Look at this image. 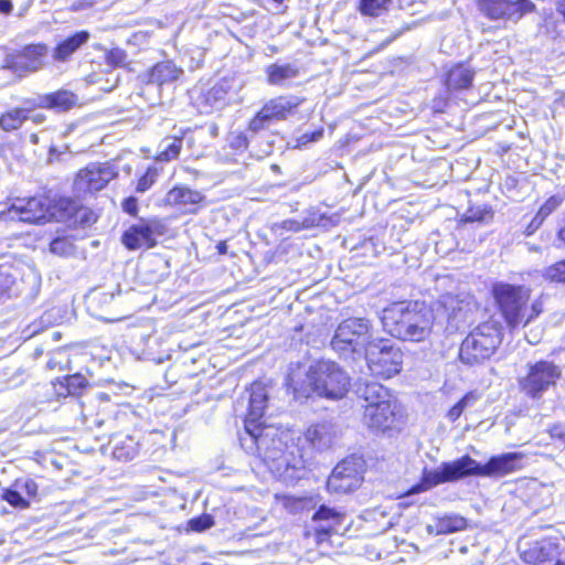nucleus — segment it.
<instances>
[{"instance_id":"nucleus-51","label":"nucleus","mask_w":565,"mask_h":565,"mask_svg":"<svg viewBox=\"0 0 565 565\" xmlns=\"http://www.w3.org/2000/svg\"><path fill=\"white\" fill-rule=\"evenodd\" d=\"M550 435L553 439H558L565 445V427L562 425H553L550 428Z\"/></svg>"},{"instance_id":"nucleus-32","label":"nucleus","mask_w":565,"mask_h":565,"mask_svg":"<svg viewBox=\"0 0 565 565\" xmlns=\"http://www.w3.org/2000/svg\"><path fill=\"white\" fill-rule=\"evenodd\" d=\"M555 9L561 20L545 19L543 24L544 32L553 41L565 42V31L563 29L565 26V0H558Z\"/></svg>"},{"instance_id":"nucleus-14","label":"nucleus","mask_w":565,"mask_h":565,"mask_svg":"<svg viewBox=\"0 0 565 565\" xmlns=\"http://www.w3.org/2000/svg\"><path fill=\"white\" fill-rule=\"evenodd\" d=\"M49 46L45 43H30L7 54L3 68L20 76L34 73L43 68Z\"/></svg>"},{"instance_id":"nucleus-22","label":"nucleus","mask_w":565,"mask_h":565,"mask_svg":"<svg viewBox=\"0 0 565 565\" xmlns=\"http://www.w3.org/2000/svg\"><path fill=\"white\" fill-rule=\"evenodd\" d=\"M339 438V429L331 422H321L310 425L305 431V440L316 450L323 451L331 448Z\"/></svg>"},{"instance_id":"nucleus-5","label":"nucleus","mask_w":565,"mask_h":565,"mask_svg":"<svg viewBox=\"0 0 565 565\" xmlns=\"http://www.w3.org/2000/svg\"><path fill=\"white\" fill-rule=\"evenodd\" d=\"M364 392L369 393V391ZM370 393L364 396L367 403L364 406V423L376 431L390 435L399 431L404 425L403 414L396 402L391 399L388 391H384L383 395L376 391H370Z\"/></svg>"},{"instance_id":"nucleus-15","label":"nucleus","mask_w":565,"mask_h":565,"mask_svg":"<svg viewBox=\"0 0 565 565\" xmlns=\"http://www.w3.org/2000/svg\"><path fill=\"white\" fill-rule=\"evenodd\" d=\"M479 11L489 20H520L536 11L531 0H476Z\"/></svg>"},{"instance_id":"nucleus-49","label":"nucleus","mask_w":565,"mask_h":565,"mask_svg":"<svg viewBox=\"0 0 565 565\" xmlns=\"http://www.w3.org/2000/svg\"><path fill=\"white\" fill-rule=\"evenodd\" d=\"M121 207H122L124 212H126L130 216L136 217L139 212L137 198H135L132 195L125 198L121 202Z\"/></svg>"},{"instance_id":"nucleus-12","label":"nucleus","mask_w":565,"mask_h":565,"mask_svg":"<svg viewBox=\"0 0 565 565\" xmlns=\"http://www.w3.org/2000/svg\"><path fill=\"white\" fill-rule=\"evenodd\" d=\"M367 324L363 319L349 318L337 327L331 339V347L342 355L360 353L366 347Z\"/></svg>"},{"instance_id":"nucleus-2","label":"nucleus","mask_w":565,"mask_h":565,"mask_svg":"<svg viewBox=\"0 0 565 565\" xmlns=\"http://www.w3.org/2000/svg\"><path fill=\"white\" fill-rule=\"evenodd\" d=\"M522 452H507L493 456L486 465L466 455L459 459L443 462L434 470H425L419 483L413 486L408 494L425 492L440 483L454 482L469 476L503 477L522 468Z\"/></svg>"},{"instance_id":"nucleus-56","label":"nucleus","mask_w":565,"mask_h":565,"mask_svg":"<svg viewBox=\"0 0 565 565\" xmlns=\"http://www.w3.org/2000/svg\"><path fill=\"white\" fill-rule=\"evenodd\" d=\"M216 250L220 255H224L227 253V244L225 241H221L216 245Z\"/></svg>"},{"instance_id":"nucleus-19","label":"nucleus","mask_w":565,"mask_h":565,"mask_svg":"<svg viewBox=\"0 0 565 565\" xmlns=\"http://www.w3.org/2000/svg\"><path fill=\"white\" fill-rule=\"evenodd\" d=\"M164 203L181 214H198L205 205V195L185 185H174L167 192Z\"/></svg>"},{"instance_id":"nucleus-34","label":"nucleus","mask_w":565,"mask_h":565,"mask_svg":"<svg viewBox=\"0 0 565 565\" xmlns=\"http://www.w3.org/2000/svg\"><path fill=\"white\" fill-rule=\"evenodd\" d=\"M87 375H90L88 371L87 374L76 372L73 374H67L63 377H57L54 382H52V384H58L64 388H86L89 385V380Z\"/></svg>"},{"instance_id":"nucleus-54","label":"nucleus","mask_w":565,"mask_h":565,"mask_svg":"<svg viewBox=\"0 0 565 565\" xmlns=\"http://www.w3.org/2000/svg\"><path fill=\"white\" fill-rule=\"evenodd\" d=\"M67 353V365H66V369H72V361L73 360H76L77 358H79L81 355H83L84 353L79 351V349L75 348V347H72V348H68L66 351Z\"/></svg>"},{"instance_id":"nucleus-25","label":"nucleus","mask_w":565,"mask_h":565,"mask_svg":"<svg viewBox=\"0 0 565 565\" xmlns=\"http://www.w3.org/2000/svg\"><path fill=\"white\" fill-rule=\"evenodd\" d=\"M523 559L534 565H545L559 558L558 544L552 540H541L522 552Z\"/></svg>"},{"instance_id":"nucleus-50","label":"nucleus","mask_w":565,"mask_h":565,"mask_svg":"<svg viewBox=\"0 0 565 565\" xmlns=\"http://www.w3.org/2000/svg\"><path fill=\"white\" fill-rule=\"evenodd\" d=\"M317 397H324L327 399H340L344 396V391H312Z\"/></svg>"},{"instance_id":"nucleus-13","label":"nucleus","mask_w":565,"mask_h":565,"mask_svg":"<svg viewBox=\"0 0 565 565\" xmlns=\"http://www.w3.org/2000/svg\"><path fill=\"white\" fill-rule=\"evenodd\" d=\"M363 481V461L351 456L341 460L327 480V490L332 494H347L360 488Z\"/></svg>"},{"instance_id":"nucleus-26","label":"nucleus","mask_w":565,"mask_h":565,"mask_svg":"<svg viewBox=\"0 0 565 565\" xmlns=\"http://www.w3.org/2000/svg\"><path fill=\"white\" fill-rule=\"evenodd\" d=\"M182 75L183 70L172 61H160L148 70L147 83L163 86L178 81Z\"/></svg>"},{"instance_id":"nucleus-9","label":"nucleus","mask_w":565,"mask_h":565,"mask_svg":"<svg viewBox=\"0 0 565 565\" xmlns=\"http://www.w3.org/2000/svg\"><path fill=\"white\" fill-rule=\"evenodd\" d=\"M117 178L118 169L111 161H93L74 173L72 189L85 196H96Z\"/></svg>"},{"instance_id":"nucleus-47","label":"nucleus","mask_w":565,"mask_h":565,"mask_svg":"<svg viewBox=\"0 0 565 565\" xmlns=\"http://www.w3.org/2000/svg\"><path fill=\"white\" fill-rule=\"evenodd\" d=\"M546 220L536 211L530 222L525 225L523 230V235L525 237L533 236L544 224Z\"/></svg>"},{"instance_id":"nucleus-44","label":"nucleus","mask_w":565,"mask_h":565,"mask_svg":"<svg viewBox=\"0 0 565 565\" xmlns=\"http://www.w3.org/2000/svg\"><path fill=\"white\" fill-rule=\"evenodd\" d=\"M189 529L194 532L205 531L214 525V520L210 514H202L188 522Z\"/></svg>"},{"instance_id":"nucleus-21","label":"nucleus","mask_w":565,"mask_h":565,"mask_svg":"<svg viewBox=\"0 0 565 565\" xmlns=\"http://www.w3.org/2000/svg\"><path fill=\"white\" fill-rule=\"evenodd\" d=\"M79 105L81 103L76 93L70 89L60 88L54 92L40 95L36 104H34L32 108L66 113Z\"/></svg>"},{"instance_id":"nucleus-55","label":"nucleus","mask_w":565,"mask_h":565,"mask_svg":"<svg viewBox=\"0 0 565 565\" xmlns=\"http://www.w3.org/2000/svg\"><path fill=\"white\" fill-rule=\"evenodd\" d=\"M13 10L11 0H0V13L10 14Z\"/></svg>"},{"instance_id":"nucleus-59","label":"nucleus","mask_w":565,"mask_h":565,"mask_svg":"<svg viewBox=\"0 0 565 565\" xmlns=\"http://www.w3.org/2000/svg\"><path fill=\"white\" fill-rule=\"evenodd\" d=\"M42 117H43V116L38 115V116H35V117L33 118V121H34V122H40V121L42 120Z\"/></svg>"},{"instance_id":"nucleus-42","label":"nucleus","mask_w":565,"mask_h":565,"mask_svg":"<svg viewBox=\"0 0 565 565\" xmlns=\"http://www.w3.org/2000/svg\"><path fill=\"white\" fill-rule=\"evenodd\" d=\"M477 397L473 395L472 392H469L466 394L457 404H455L448 412L447 416L449 420L455 422L457 420L460 415L462 414L463 409L468 407L469 405L473 404Z\"/></svg>"},{"instance_id":"nucleus-39","label":"nucleus","mask_w":565,"mask_h":565,"mask_svg":"<svg viewBox=\"0 0 565 565\" xmlns=\"http://www.w3.org/2000/svg\"><path fill=\"white\" fill-rule=\"evenodd\" d=\"M565 201V194L550 195L537 209V212L546 220L551 214L557 211Z\"/></svg>"},{"instance_id":"nucleus-7","label":"nucleus","mask_w":565,"mask_h":565,"mask_svg":"<svg viewBox=\"0 0 565 565\" xmlns=\"http://www.w3.org/2000/svg\"><path fill=\"white\" fill-rule=\"evenodd\" d=\"M364 355L371 374L376 379L390 380L402 371L403 351L387 339L369 341Z\"/></svg>"},{"instance_id":"nucleus-38","label":"nucleus","mask_w":565,"mask_h":565,"mask_svg":"<svg viewBox=\"0 0 565 565\" xmlns=\"http://www.w3.org/2000/svg\"><path fill=\"white\" fill-rule=\"evenodd\" d=\"M159 172V169L156 167H148L145 172L137 179L135 191L137 193H145L150 190L156 183Z\"/></svg>"},{"instance_id":"nucleus-57","label":"nucleus","mask_w":565,"mask_h":565,"mask_svg":"<svg viewBox=\"0 0 565 565\" xmlns=\"http://www.w3.org/2000/svg\"><path fill=\"white\" fill-rule=\"evenodd\" d=\"M51 337H52V339H53L54 341H57V340H60V339H61L62 334H61V332H60V331H53V332H52V334H51Z\"/></svg>"},{"instance_id":"nucleus-17","label":"nucleus","mask_w":565,"mask_h":565,"mask_svg":"<svg viewBox=\"0 0 565 565\" xmlns=\"http://www.w3.org/2000/svg\"><path fill=\"white\" fill-rule=\"evenodd\" d=\"M562 369L552 361L539 360L527 364L526 375L520 381L522 388L555 387L562 380Z\"/></svg>"},{"instance_id":"nucleus-20","label":"nucleus","mask_w":565,"mask_h":565,"mask_svg":"<svg viewBox=\"0 0 565 565\" xmlns=\"http://www.w3.org/2000/svg\"><path fill=\"white\" fill-rule=\"evenodd\" d=\"M440 313L447 322V329L458 331L470 324L469 302L457 295H444L439 301Z\"/></svg>"},{"instance_id":"nucleus-45","label":"nucleus","mask_w":565,"mask_h":565,"mask_svg":"<svg viewBox=\"0 0 565 565\" xmlns=\"http://www.w3.org/2000/svg\"><path fill=\"white\" fill-rule=\"evenodd\" d=\"M72 247V243L67 237H55L50 243L51 252L61 256L70 254Z\"/></svg>"},{"instance_id":"nucleus-43","label":"nucleus","mask_w":565,"mask_h":565,"mask_svg":"<svg viewBox=\"0 0 565 565\" xmlns=\"http://www.w3.org/2000/svg\"><path fill=\"white\" fill-rule=\"evenodd\" d=\"M1 498L13 508L26 509L30 505L28 499L23 498L21 492L17 490L4 489Z\"/></svg>"},{"instance_id":"nucleus-18","label":"nucleus","mask_w":565,"mask_h":565,"mask_svg":"<svg viewBox=\"0 0 565 565\" xmlns=\"http://www.w3.org/2000/svg\"><path fill=\"white\" fill-rule=\"evenodd\" d=\"M20 221L30 224H45L51 222V198L34 195L18 200L10 206Z\"/></svg>"},{"instance_id":"nucleus-40","label":"nucleus","mask_w":565,"mask_h":565,"mask_svg":"<svg viewBox=\"0 0 565 565\" xmlns=\"http://www.w3.org/2000/svg\"><path fill=\"white\" fill-rule=\"evenodd\" d=\"M105 61L113 68L126 67L127 53L120 47H113L106 52Z\"/></svg>"},{"instance_id":"nucleus-6","label":"nucleus","mask_w":565,"mask_h":565,"mask_svg":"<svg viewBox=\"0 0 565 565\" xmlns=\"http://www.w3.org/2000/svg\"><path fill=\"white\" fill-rule=\"evenodd\" d=\"M501 343V328L498 322L479 323L462 340L459 349L460 360L473 365L489 359Z\"/></svg>"},{"instance_id":"nucleus-27","label":"nucleus","mask_w":565,"mask_h":565,"mask_svg":"<svg viewBox=\"0 0 565 565\" xmlns=\"http://www.w3.org/2000/svg\"><path fill=\"white\" fill-rule=\"evenodd\" d=\"M30 118V109L24 107H11L0 114V129L12 132L21 129Z\"/></svg>"},{"instance_id":"nucleus-48","label":"nucleus","mask_w":565,"mask_h":565,"mask_svg":"<svg viewBox=\"0 0 565 565\" xmlns=\"http://www.w3.org/2000/svg\"><path fill=\"white\" fill-rule=\"evenodd\" d=\"M324 129L322 127H319L318 129L310 131V132H303L299 137H297V147L306 146L310 142H316L320 140L323 136Z\"/></svg>"},{"instance_id":"nucleus-52","label":"nucleus","mask_w":565,"mask_h":565,"mask_svg":"<svg viewBox=\"0 0 565 565\" xmlns=\"http://www.w3.org/2000/svg\"><path fill=\"white\" fill-rule=\"evenodd\" d=\"M22 487L29 498H34L36 495L38 484L33 480H26Z\"/></svg>"},{"instance_id":"nucleus-33","label":"nucleus","mask_w":565,"mask_h":565,"mask_svg":"<svg viewBox=\"0 0 565 565\" xmlns=\"http://www.w3.org/2000/svg\"><path fill=\"white\" fill-rule=\"evenodd\" d=\"M494 211L491 206H470L460 217V223H488L493 220Z\"/></svg>"},{"instance_id":"nucleus-37","label":"nucleus","mask_w":565,"mask_h":565,"mask_svg":"<svg viewBox=\"0 0 565 565\" xmlns=\"http://www.w3.org/2000/svg\"><path fill=\"white\" fill-rule=\"evenodd\" d=\"M344 515L334 509L321 505L313 515L316 521H331L332 523L328 527H322L321 531L328 532L329 530H335L334 526L339 525Z\"/></svg>"},{"instance_id":"nucleus-11","label":"nucleus","mask_w":565,"mask_h":565,"mask_svg":"<svg viewBox=\"0 0 565 565\" xmlns=\"http://www.w3.org/2000/svg\"><path fill=\"white\" fill-rule=\"evenodd\" d=\"M166 233V225L159 217H141L129 225L121 234L120 242L128 250L151 249L158 237Z\"/></svg>"},{"instance_id":"nucleus-60","label":"nucleus","mask_w":565,"mask_h":565,"mask_svg":"<svg viewBox=\"0 0 565 565\" xmlns=\"http://www.w3.org/2000/svg\"><path fill=\"white\" fill-rule=\"evenodd\" d=\"M102 319L104 320H107V321H114V320H117V318H108V317H100Z\"/></svg>"},{"instance_id":"nucleus-3","label":"nucleus","mask_w":565,"mask_h":565,"mask_svg":"<svg viewBox=\"0 0 565 565\" xmlns=\"http://www.w3.org/2000/svg\"><path fill=\"white\" fill-rule=\"evenodd\" d=\"M381 322L393 338L424 342L433 333L435 315L424 301H395L383 309Z\"/></svg>"},{"instance_id":"nucleus-46","label":"nucleus","mask_w":565,"mask_h":565,"mask_svg":"<svg viewBox=\"0 0 565 565\" xmlns=\"http://www.w3.org/2000/svg\"><path fill=\"white\" fill-rule=\"evenodd\" d=\"M248 146H249V140L243 131H238V132L232 135V137L230 139V148L231 149H233L235 151L244 152L248 149Z\"/></svg>"},{"instance_id":"nucleus-24","label":"nucleus","mask_w":565,"mask_h":565,"mask_svg":"<svg viewBox=\"0 0 565 565\" xmlns=\"http://www.w3.org/2000/svg\"><path fill=\"white\" fill-rule=\"evenodd\" d=\"M475 71L463 62L454 64L445 74L444 86L449 93L468 90L473 86Z\"/></svg>"},{"instance_id":"nucleus-31","label":"nucleus","mask_w":565,"mask_h":565,"mask_svg":"<svg viewBox=\"0 0 565 565\" xmlns=\"http://www.w3.org/2000/svg\"><path fill=\"white\" fill-rule=\"evenodd\" d=\"M185 132H186V130H182L180 136L166 137L162 140V142H167V146H164L161 150H159L156 153V156L153 157V160L156 162H162V163H167V162L177 160L183 149V138L185 136Z\"/></svg>"},{"instance_id":"nucleus-35","label":"nucleus","mask_w":565,"mask_h":565,"mask_svg":"<svg viewBox=\"0 0 565 565\" xmlns=\"http://www.w3.org/2000/svg\"><path fill=\"white\" fill-rule=\"evenodd\" d=\"M542 276L550 284L565 285V258L545 267Z\"/></svg>"},{"instance_id":"nucleus-30","label":"nucleus","mask_w":565,"mask_h":565,"mask_svg":"<svg viewBox=\"0 0 565 565\" xmlns=\"http://www.w3.org/2000/svg\"><path fill=\"white\" fill-rule=\"evenodd\" d=\"M467 526L465 518L458 514H449L436 520L434 524L427 526L429 534H449L457 531H461Z\"/></svg>"},{"instance_id":"nucleus-41","label":"nucleus","mask_w":565,"mask_h":565,"mask_svg":"<svg viewBox=\"0 0 565 565\" xmlns=\"http://www.w3.org/2000/svg\"><path fill=\"white\" fill-rule=\"evenodd\" d=\"M51 322L44 317H40L32 322H30L22 331V334L25 339H31L46 330L50 329Z\"/></svg>"},{"instance_id":"nucleus-53","label":"nucleus","mask_w":565,"mask_h":565,"mask_svg":"<svg viewBox=\"0 0 565 565\" xmlns=\"http://www.w3.org/2000/svg\"><path fill=\"white\" fill-rule=\"evenodd\" d=\"M555 247L565 248V225L557 228L555 234Z\"/></svg>"},{"instance_id":"nucleus-16","label":"nucleus","mask_w":565,"mask_h":565,"mask_svg":"<svg viewBox=\"0 0 565 565\" xmlns=\"http://www.w3.org/2000/svg\"><path fill=\"white\" fill-rule=\"evenodd\" d=\"M306 375L311 388H347L350 385L349 375L330 360L315 361Z\"/></svg>"},{"instance_id":"nucleus-29","label":"nucleus","mask_w":565,"mask_h":565,"mask_svg":"<svg viewBox=\"0 0 565 565\" xmlns=\"http://www.w3.org/2000/svg\"><path fill=\"white\" fill-rule=\"evenodd\" d=\"M228 93L230 86L225 79H221L201 93V105L205 108H214L224 105Z\"/></svg>"},{"instance_id":"nucleus-23","label":"nucleus","mask_w":565,"mask_h":565,"mask_svg":"<svg viewBox=\"0 0 565 565\" xmlns=\"http://www.w3.org/2000/svg\"><path fill=\"white\" fill-rule=\"evenodd\" d=\"M90 38L87 30L76 31L58 41L52 50V58L55 63H66L84 46Z\"/></svg>"},{"instance_id":"nucleus-36","label":"nucleus","mask_w":565,"mask_h":565,"mask_svg":"<svg viewBox=\"0 0 565 565\" xmlns=\"http://www.w3.org/2000/svg\"><path fill=\"white\" fill-rule=\"evenodd\" d=\"M392 0H360L359 11L363 15L379 17L388 9Z\"/></svg>"},{"instance_id":"nucleus-58","label":"nucleus","mask_w":565,"mask_h":565,"mask_svg":"<svg viewBox=\"0 0 565 565\" xmlns=\"http://www.w3.org/2000/svg\"><path fill=\"white\" fill-rule=\"evenodd\" d=\"M554 565H565V558H557Z\"/></svg>"},{"instance_id":"nucleus-8","label":"nucleus","mask_w":565,"mask_h":565,"mask_svg":"<svg viewBox=\"0 0 565 565\" xmlns=\"http://www.w3.org/2000/svg\"><path fill=\"white\" fill-rule=\"evenodd\" d=\"M99 218V212L85 204L78 196L51 198V222L64 223L72 230L86 228Z\"/></svg>"},{"instance_id":"nucleus-4","label":"nucleus","mask_w":565,"mask_h":565,"mask_svg":"<svg viewBox=\"0 0 565 565\" xmlns=\"http://www.w3.org/2000/svg\"><path fill=\"white\" fill-rule=\"evenodd\" d=\"M490 296L509 329L525 327L544 311L543 297L531 301L532 288L526 285L497 281L491 286Z\"/></svg>"},{"instance_id":"nucleus-28","label":"nucleus","mask_w":565,"mask_h":565,"mask_svg":"<svg viewBox=\"0 0 565 565\" xmlns=\"http://www.w3.org/2000/svg\"><path fill=\"white\" fill-rule=\"evenodd\" d=\"M265 74L269 85L279 86L284 82L299 76L300 68L294 64L273 63L265 68Z\"/></svg>"},{"instance_id":"nucleus-1","label":"nucleus","mask_w":565,"mask_h":565,"mask_svg":"<svg viewBox=\"0 0 565 565\" xmlns=\"http://www.w3.org/2000/svg\"><path fill=\"white\" fill-rule=\"evenodd\" d=\"M248 412L244 420L241 446L247 454L258 457L271 475L286 483H294L305 473L303 459L298 448L287 444L288 434L265 425L263 417L268 408L266 391H246Z\"/></svg>"},{"instance_id":"nucleus-10","label":"nucleus","mask_w":565,"mask_h":565,"mask_svg":"<svg viewBox=\"0 0 565 565\" xmlns=\"http://www.w3.org/2000/svg\"><path fill=\"white\" fill-rule=\"evenodd\" d=\"M306 98L296 95H278L264 103L247 124L248 131L257 134L271 121H284L298 113Z\"/></svg>"}]
</instances>
